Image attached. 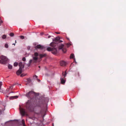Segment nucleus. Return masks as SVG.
I'll list each match as a JSON object with an SVG mask.
<instances>
[{
  "label": "nucleus",
  "instance_id": "1",
  "mask_svg": "<svg viewBox=\"0 0 126 126\" xmlns=\"http://www.w3.org/2000/svg\"><path fill=\"white\" fill-rule=\"evenodd\" d=\"M42 103V101H38L35 103H33L32 104L31 101L28 100L26 103V109L32 112L33 111L35 107H41Z\"/></svg>",
  "mask_w": 126,
  "mask_h": 126
},
{
  "label": "nucleus",
  "instance_id": "2",
  "mask_svg": "<svg viewBox=\"0 0 126 126\" xmlns=\"http://www.w3.org/2000/svg\"><path fill=\"white\" fill-rule=\"evenodd\" d=\"M60 38L59 37H56L54 39H53V42L51 43L50 44V46L53 48L49 47L47 48V50L48 51H52V53L53 54H55L57 53L56 49L55 48L57 44L58 43L57 42L59 40Z\"/></svg>",
  "mask_w": 126,
  "mask_h": 126
},
{
  "label": "nucleus",
  "instance_id": "3",
  "mask_svg": "<svg viewBox=\"0 0 126 126\" xmlns=\"http://www.w3.org/2000/svg\"><path fill=\"white\" fill-rule=\"evenodd\" d=\"M38 55V54L37 52H35L34 55L32 56L33 59L30 60L29 62V63L31 64L32 62L33 63H36L38 58L37 57Z\"/></svg>",
  "mask_w": 126,
  "mask_h": 126
},
{
  "label": "nucleus",
  "instance_id": "4",
  "mask_svg": "<svg viewBox=\"0 0 126 126\" xmlns=\"http://www.w3.org/2000/svg\"><path fill=\"white\" fill-rule=\"evenodd\" d=\"M0 63L2 64H6L8 62V59L4 56H0Z\"/></svg>",
  "mask_w": 126,
  "mask_h": 126
},
{
  "label": "nucleus",
  "instance_id": "5",
  "mask_svg": "<svg viewBox=\"0 0 126 126\" xmlns=\"http://www.w3.org/2000/svg\"><path fill=\"white\" fill-rule=\"evenodd\" d=\"M18 65L19 66V68L16 72V74L18 75H19L22 73V69L24 67V65L22 64V63L21 62H19V63Z\"/></svg>",
  "mask_w": 126,
  "mask_h": 126
},
{
  "label": "nucleus",
  "instance_id": "6",
  "mask_svg": "<svg viewBox=\"0 0 126 126\" xmlns=\"http://www.w3.org/2000/svg\"><path fill=\"white\" fill-rule=\"evenodd\" d=\"M35 93L33 91H31L26 94V96L29 98H31L35 95Z\"/></svg>",
  "mask_w": 126,
  "mask_h": 126
},
{
  "label": "nucleus",
  "instance_id": "7",
  "mask_svg": "<svg viewBox=\"0 0 126 126\" xmlns=\"http://www.w3.org/2000/svg\"><path fill=\"white\" fill-rule=\"evenodd\" d=\"M19 109L20 112L22 116H24L26 114V112L25 109L21 107Z\"/></svg>",
  "mask_w": 126,
  "mask_h": 126
},
{
  "label": "nucleus",
  "instance_id": "8",
  "mask_svg": "<svg viewBox=\"0 0 126 126\" xmlns=\"http://www.w3.org/2000/svg\"><path fill=\"white\" fill-rule=\"evenodd\" d=\"M35 48L36 49L38 48L40 49H42L44 48V46L40 45H38L35 47Z\"/></svg>",
  "mask_w": 126,
  "mask_h": 126
},
{
  "label": "nucleus",
  "instance_id": "9",
  "mask_svg": "<svg viewBox=\"0 0 126 126\" xmlns=\"http://www.w3.org/2000/svg\"><path fill=\"white\" fill-rule=\"evenodd\" d=\"M60 65L61 66H65L66 64V63L63 61H62L60 63Z\"/></svg>",
  "mask_w": 126,
  "mask_h": 126
},
{
  "label": "nucleus",
  "instance_id": "10",
  "mask_svg": "<svg viewBox=\"0 0 126 126\" xmlns=\"http://www.w3.org/2000/svg\"><path fill=\"white\" fill-rule=\"evenodd\" d=\"M18 96H12L10 97V99H16L18 98Z\"/></svg>",
  "mask_w": 126,
  "mask_h": 126
},
{
  "label": "nucleus",
  "instance_id": "11",
  "mask_svg": "<svg viewBox=\"0 0 126 126\" xmlns=\"http://www.w3.org/2000/svg\"><path fill=\"white\" fill-rule=\"evenodd\" d=\"M45 110H44L43 109H42L41 110L40 112V113L42 115L45 113Z\"/></svg>",
  "mask_w": 126,
  "mask_h": 126
},
{
  "label": "nucleus",
  "instance_id": "12",
  "mask_svg": "<svg viewBox=\"0 0 126 126\" xmlns=\"http://www.w3.org/2000/svg\"><path fill=\"white\" fill-rule=\"evenodd\" d=\"M61 82L62 84H63L65 82V80L63 79V78H61Z\"/></svg>",
  "mask_w": 126,
  "mask_h": 126
},
{
  "label": "nucleus",
  "instance_id": "13",
  "mask_svg": "<svg viewBox=\"0 0 126 126\" xmlns=\"http://www.w3.org/2000/svg\"><path fill=\"white\" fill-rule=\"evenodd\" d=\"M46 56V54H40V57L41 58L43 57H45Z\"/></svg>",
  "mask_w": 126,
  "mask_h": 126
},
{
  "label": "nucleus",
  "instance_id": "14",
  "mask_svg": "<svg viewBox=\"0 0 126 126\" xmlns=\"http://www.w3.org/2000/svg\"><path fill=\"white\" fill-rule=\"evenodd\" d=\"M63 46L64 45L63 44H62L60 46H59V49H62L63 48Z\"/></svg>",
  "mask_w": 126,
  "mask_h": 126
},
{
  "label": "nucleus",
  "instance_id": "15",
  "mask_svg": "<svg viewBox=\"0 0 126 126\" xmlns=\"http://www.w3.org/2000/svg\"><path fill=\"white\" fill-rule=\"evenodd\" d=\"M27 81H26L29 84L31 82V80L30 79V78L28 79H27Z\"/></svg>",
  "mask_w": 126,
  "mask_h": 126
},
{
  "label": "nucleus",
  "instance_id": "16",
  "mask_svg": "<svg viewBox=\"0 0 126 126\" xmlns=\"http://www.w3.org/2000/svg\"><path fill=\"white\" fill-rule=\"evenodd\" d=\"M2 82H0V92H2V93H4L2 91V90L1 89V86L2 85Z\"/></svg>",
  "mask_w": 126,
  "mask_h": 126
},
{
  "label": "nucleus",
  "instance_id": "17",
  "mask_svg": "<svg viewBox=\"0 0 126 126\" xmlns=\"http://www.w3.org/2000/svg\"><path fill=\"white\" fill-rule=\"evenodd\" d=\"M74 57V55L73 54H72L70 56V58L73 59Z\"/></svg>",
  "mask_w": 126,
  "mask_h": 126
},
{
  "label": "nucleus",
  "instance_id": "18",
  "mask_svg": "<svg viewBox=\"0 0 126 126\" xmlns=\"http://www.w3.org/2000/svg\"><path fill=\"white\" fill-rule=\"evenodd\" d=\"M6 36L5 34L3 35L2 36V38L3 39H5L6 38Z\"/></svg>",
  "mask_w": 126,
  "mask_h": 126
},
{
  "label": "nucleus",
  "instance_id": "19",
  "mask_svg": "<svg viewBox=\"0 0 126 126\" xmlns=\"http://www.w3.org/2000/svg\"><path fill=\"white\" fill-rule=\"evenodd\" d=\"M22 123L23 126H26L25 123L24 121V120H22Z\"/></svg>",
  "mask_w": 126,
  "mask_h": 126
},
{
  "label": "nucleus",
  "instance_id": "20",
  "mask_svg": "<svg viewBox=\"0 0 126 126\" xmlns=\"http://www.w3.org/2000/svg\"><path fill=\"white\" fill-rule=\"evenodd\" d=\"M62 50L63 52L64 53H65L66 51V49L65 48H63L62 49Z\"/></svg>",
  "mask_w": 126,
  "mask_h": 126
},
{
  "label": "nucleus",
  "instance_id": "21",
  "mask_svg": "<svg viewBox=\"0 0 126 126\" xmlns=\"http://www.w3.org/2000/svg\"><path fill=\"white\" fill-rule=\"evenodd\" d=\"M66 74H67V73H66V71L64 73L63 72L62 73V75H63V76H64V77H65L66 76Z\"/></svg>",
  "mask_w": 126,
  "mask_h": 126
},
{
  "label": "nucleus",
  "instance_id": "22",
  "mask_svg": "<svg viewBox=\"0 0 126 126\" xmlns=\"http://www.w3.org/2000/svg\"><path fill=\"white\" fill-rule=\"evenodd\" d=\"M8 67L9 69H11L12 68V66L10 64H9L8 65Z\"/></svg>",
  "mask_w": 126,
  "mask_h": 126
},
{
  "label": "nucleus",
  "instance_id": "23",
  "mask_svg": "<svg viewBox=\"0 0 126 126\" xmlns=\"http://www.w3.org/2000/svg\"><path fill=\"white\" fill-rule=\"evenodd\" d=\"M18 65V63H17V62H15L14 63V66H17Z\"/></svg>",
  "mask_w": 126,
  "mask_h": 126
},
{
  "label": "nucleus",
  "instance_id": "24",
  "mask_svg": "<svg viewBox=\"0 0 126 126\" xmlns=\"http://www.w3.org/2000/svg\"><path fill=\"white\" fill-rule=\"evenodd\" d=\"M14 35V34L13 33H11L10 34V35L11 37L13 36Z\"/></svg>",
  "mask_w": 126,
  "mask_h": 126
},
{
  "label": "nucleus",
  "instance_id": "25",
  "mask_svg": "<svg viewBox=\"0 0 126 126\" xmlns=\"http://www.w3.org/2000/svg\"><path fill=\"white\" fill-rule=\"evenodd\" d=\"M5 47L6 48H8V46L7 44H6L5 45Z\"/></svg>",
  "mask_w": 126,
  "mask_h": 126
},
{
  "label": "nucleus",
  "instance_id": "26",
  "mask_svg": "<svg viewBox=\"0 0 126 126\" xmlns=\"http://www.w3.org/2000/svg\"><path fill=\"white\" fill-rule=\"evenodd\" d=\"M13 88V85L12 86L10 87L9 88L11 90H12Z\"/></svg>",
  "mask_w": 126,
  "mask_h": 126
},
{
  "label": "nucleus",
  "instance_id": "27",
  "mask_svg": "<svg viewBox=\"0 0 126 126\" xmlns=\"http://www.w3.org/2000/svg\"><path fill=\"white\" fill-rule=\"evenodd\" d=\"M37 76L35 75L33 76V77L34 79H37Z\"/></svg>",
  "mask_w": 126,
  "mask_h": 126
},
{
  "label": "nucleus",
  "instance_id": "28",
  "mask_svg": "<svg viewBox=\"0 0 126 126\" xmlns=\"http://www.w3.org/2000/svg\"><path fill=\"white\" fill-rule=\"evenodd\" d=\"M20 38L22 39H24V37L23 36H20Z\"/></svg>",
  "mask_w": 126,
  "mask_h": 126
},
{
  "label": "nucleus",
  "instance_id": "29",
  "mask_svg": "<svg viewBox=\"0 0 126 126\" xmlns=\"http://www.w3.org/2000/svg\"><path fill=\"white\" fill-rule=\"evenodd\" d=\"M22 60L23 61H25L26 59L25 57H23L22 59Z\"/></svg>",
  "mask_w": 126,
  "mask_h": 126
},
{
  "label": "nucleus",
  "instance_id": "30",
  "mask_svg": "<svg viewBox=\"0 0 126 126\" xmlns=\"http://www.w3.org/2000/svg\"><path fill=\"white\" fill-rule=\"evenodd\" d=\"M25 75L24 74H22L20 76L21 77H23Z\"/></svg>",
  "mask_w": 126,
  "mask_h": 126
},
{
  "label": "nucleus",
  "instance_id": "31",
  "mask_svg": "<svg viewBox=\"0 0 126 126\" xmlns=\"http://www.w3.org/2000/svg\"><path fill=\"white\" fill-rule=\"evenodd\" d=\"M10 90H11L9 88H8L6 89L7 92H8Z\"/></svg>",
  "mask_w": 126,
  "mask_h": 126
},
{
  "label": "nucleus",
  "instance_id": "32",
  "mask_svg": "<svg viewBox=\"0 0 126 126\" xmlns=\"http://www.w3.org/2000/svg\"><path fill=\"white\" fill-rule=\"evenodd\" d=\"M3 23V21L2 20L0 21V26L1 25V24Z\"/></svg>",
  "mask_w": 126,
  "mask_h": 126
},
{
  "label": "nucleus",
  "instance_id": "33",
  "mask_svg": "<svg viewBox=\"0 0 126 126\" xmlns=\"http://www.w3.org/2000/svg\"><path fill=\"white\" fill-rule=\"evenodd\" d=\"M77 74L78 75V77H79V72H77Z\"/></svg>",
  "mask_w": 126,
  "mask_h": 126
},
{
  "label": "nucleus",
  "instance_id": "34",
  "mask_svg": "<svg viewBox=\"0 0 126 126\" xmlns=\"http://www.w3.org/2000/svg\"><path fill=\"white\" fill-rule=\"evenodd\" d=\"M37 80L38 81V82H39L40 81V79H37Z\"/></svg>",
  "mask_w": 126,
  "mask_h": 126
},
{
  "label": "nucleus",
  "instance_id": "35",
  "mask_svg": "<svg viewBox=\"0 0 126 126\" xmlns=\"http://www.w3.org/2000/svg\"><path fill=\"white\" fill-rule=\"evenodd\" d=\"M55 33L57 34H59L60 33V32H55Z\"/></svg>",
  "mask_w": 126,
  "mask_h": 126
},
{
  "label": "nucleus",
  "instance_id": "36",
  "mask_svg": "<svg viewBox=\"0 0 126 126\" xmlns=\"http://www.w3.org/2000/svg\"><path fill=\"white\" fill-rule=\"evenodd\" d=\"M9 96L8 95H7L6 96V98H7Z\"/></svg>",
  "mask_w": 126,
  "mask_h": 126
},
{
  "label": "nucleus",
  "instance_id": "37",
  "mask_svg": "<svg viewBox=\"0 0 126 126\" xmlns=\"http://www.w3.org/2000/svg\"><path fill=\"white\" fill-rule=\"evenodd\" d=\"M30 47H28L27 48L28 50H29L30 49Z\"/></svg>",
  "mask_w": 126,
  "mask_h": 126
},
{
  "label": "nucleus",
  "instance_id": "38",
  "mask_svg": "<svg viewBox=\"0 0 126 126\" xmlns=\"http://www.w3.org/2000/svg\"><path fill=\"white\" fill-rule=\"evenodd\" d=\"M51 36H48V38H50L51 37Z\"/></svg>",
  "mask_w": 126,
  "mask_h": 126
},
{
  "label": "nucleus",
  "instance_id": "39",
  "mask_svg": "<svg viewBox=\"0 0 126 126\" xmlns=\"http://www.w3.org/2000/svg\"><path fill=\"white\" fill-rule=\"evenodd\" d=\"M62 42V40H60L59 41V42Z\"/></svg>",
  "mask_w": 126,
  "mask_h": 126
},
{
  "label": "nucleus",
  "instance_id": "40",
  "mask_svg": "<svg viewBox=\"0 0 126 126\" xmlns=\"http://www.w3.org/2000/svg\"><path fill=\"white\" fill-rule=\"evenodd\" d=\"M52 125H53V126H54V124L53 123L52 124Z\"/></svg>",
  "mask_w": 126,
  "mask_h": 126
},
{
  "label": "nucleus",
  "instance_id": "41",
  "mask_svg": "<svg viewBox=\"0 0 126 126\" xmlns=\"http://www.w3.org/2000/svg\"><path fill=\"white\" fill-rule=\"evenodd\" d=\"M45 105L46 106H47V104H45Z\"/></svg>",
  "mask_w": 126,
  "mask_h": 126
},
{
  "label": "nucleus",
  "instance_id": "42",
  "mask_svg": "<svg viewBox=\"0 0 126 126\" xmlns=\"http://www.w3.org/2000/svg\"><path fill=\"white\" fill-rule=\"evenodd\" d=\"M39 68H40V66H39Z\"/></svg>",
  "mask_w": 126,
  "mask_h": 126
},
{
  "label": "nucleus",
  "instance_id": "43",
  "mask_svg": "<svg viewBox=\"0 0 126 126\" xmlns=\"http://www.w3.org/2000/svg\"><path fill=\"white\" fill-rule=\"evenodd\" d=\"M8 93V94H10V93Z\"/></svg>",
  "mask_w": 126,
  "mask_h": 126
},
{
  "label": "nucleus",
  "instance_id": "44",
  "mask_svg": "<svg viewBox=\"0 0 126 126\" xmlns=\"http://www.w3.org/2000/svg\"><path fill=\"white\" fill-rule=\"evenodd\" d=\"M13 45H15V44H13Z\"/></svg>",
  "mask_w": 126,
  "mask_h": 126
},
{
  "label": "nucleus",
  "instance_id": "45",
  "mask_svg": "<svg viewBox=\"0 0 126 126\" xmlns=\"http://www.w3.org/2000/svg\"><path fill=\"white\" fill-rule=\"evenodd\" d=\"M74 60H75V59H74Z\"/></svg>",
  "mask_w": 126,
  "mask_h": 126
}]
</instances>
